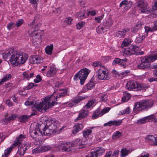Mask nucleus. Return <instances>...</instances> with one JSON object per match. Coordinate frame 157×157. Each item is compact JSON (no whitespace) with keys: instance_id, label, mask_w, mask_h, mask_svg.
<instances>
[{"instance_id":"nucleus-25","label":"nucleus","mask_w":157,"mask_h":157,"mask_svg":"<svg viewBox=\"0 0 157 157\" xmlns=\"http://www.w3.org/2000/svg\"><path fill=\"white\" fill-rule=\"evenodd\" d=\"M113 22V21L112 19L108 18L104 21L103 25L108 29L112 26Z\"/></svg>"},{"instance_id":"nucleus-30","label":"nucleus","mask_w":157,"mask_h":157,"mask_svg":"<svg viewBox=\"0 0 157 157\" xmlns=\"http://www.w3.org/2000/svg\"><path fill=\"white\" fill-rule=\"evenodd\" d=\"M131 97V95L130 94L125 92L123 94V96L121 98V101L123 102H126L130 99Z\"/></svg>"},{"instance_id":"nucleus-64","label":"nucleus","mask_w":157,"mask_h":157,"mask_svg":"<svg viewBox=\"0 0 157 157\" xmlns=\"http://www.w3.org/2000/svg\"><path fill=\"white\" fill-rule=\"evenodd\" d=\"M128 2V1L127 0H124L122 1L121 3L120 4L119 6L120 7H122L124 6H126Z\"/></svg>"},{"instance_id":"nucleus-24","label":"nucleus","mask_w":157,"mask_h":157,"mask_svg":"<svg viewBox=\"0 0 157 157\" xmlns=\"http://www.w3.org/2000/svg\"><path fill=\"white\" fill-rule=\"evenodd\" d=\"M84 127L83 124L82 123H77L74 127V129L72 130V133L75 134L82 129Z\"/></svg>"},{"instance_id":"nucleus-47","label":"nucleus","mask_w":157,"mask_h":157,"mask_svg":"<svg viewBox=\"0 0 157 157\" xmlns=\"http://www.w3.org/2000/svg\"><path fill=\"white\" fill-rule=\"evenodd\" d=\"M40 103H41V102H40L39 103V104H40ZM41 103H42V102H41ZM25 105L26 106H30V105H34V107L37 110V108L35 107V105L36 104V105H37L38 104H39V103H36L35 102L34 104V101H29V100H27V101H26L25 102Z\"/></svg>"},{"instance_id":"nucleus-45","label":"nucleus","mask_w":157,"mask_h":157,"mask_svg":"<svg viewBox=\"0 0 157 157\" xmlns=\"http://www.w3.org/2000/svg\"><path fill=\"white\" fill-rule=\"evenodd\" d=\"M96 153L98 156L101 155L104 153L105 150L102 148H99L98 149L95 151H94Z\"/></svg>"},{"instance_id":"nucleus-19","label":"nucleus","mask_w":157,"mask_h":157,"mask_svg":"<svg viewBox=\"0 0 157 157\" xmlns=\"http://www.w3.org/2000/svg\"><path fill=\"white\" fill-rule=\"evenodd\" d=\"M94 80V78L93 77L90 81L85 86V87H86L87 89H86L85 90L83 89H82L81 92L82 93H84L86 92L88 90H90L92 89L95 86Z\"/></svg>"},{"instance_id":"nucleus-46","label":"nucleus","mask_w":157,"mask_h":157,"mask_svg":"<svg viewBox=\"0 0 157 157\" xmlns=\"http://www.w3.org/2000/svg\"><path fill=\"white\" fill-rule=\"evenodd\" d=\"M27 148H18L17 153L21 156L24 155Z\"/></svg>"},{"instance_id":"nucleus-23","label":"nucleus","mask_w":157,"mask_h":157,"mask_svg":"<svg viewBox=\"0 0 157 157\" xmlns=\"http://www.w3.org/2000/svg\"><path fill=\"white\" fill-rule=\"evenodd\" d=\"M56 68L52 66L50 67L49 69L47 71L46 76L48 77H53L56 73Z\"/></svg>"},{"instance_id":"nucleus-12","label":"nucleus","mask_w":157,"mask_h":157,"mask_svg":"<svg viewBox=\"0 0 157 157\" xmlns=\"http://www.w3.org/2000/svg\"><path fill=\"white\" fill-rule=\"evenodd\" d=\"M80 139H77L73 142H62L59 145V147H78L80 145Z\"/></svg>"},{"instance_id":"nucleus-44","label":"nucleus","mask_w":157,"mask_h":157,"mask_svg":"<svg viewBox=\"0 0 157 157\" xmlns=\"http://www.w3.org/2000/svg\"><path fill=\"white\" fill-rule=\"evenodd\" d=\"M12 76L11 74H6L5 75L2 79V81L5 82L8 81L11 78Z\"/></svg>"},{"instance_id":"nucleus-60","label":"nucleus","mask_w":157,"mask_h":157,"mask_svg":"<svg viewBox=\"0 0 157 157\" xmlns=\"http://www.w3.org/2000/svg\"><path fill=\"white\" fill-rule=\"evenodd\" d=\"M30 2L34 6H36L38 4V0H29Z\"/></svg>"},{"instance_id":"nucleus-2","label":"nucleus","mask_w":157,"mask_h":157,"mask_svg":"<svg viewBox=\"0 0 157 157\" xmlns=\"http://www.w3.org/2000/svg\"><path fill=\"white\" fill-rule=\"evenodd\" d=\"M50 124H48V122L47 123L46 125L45 124L44 126H42L43 128L42 129L43 131V134L45 136H50V135H54L56 133H58L59 131H60L63 129V128H61L60 129L59 124L58 121L54 118L50 119L49 120Z\"/></svg>"},{"instance_id":"nucleus-10","label":"nucleus","mask_w":157,"mask_h":157,"mask_svg":"<svg viewBox=\"0 0 157 157\" xmlns=\"http://www.w3.org/2000/svg\"><path fill=\"white\" fill-rule=\"evenodd\" d=\"M44 125V124H41L40 125V126L38 127V128H36L32 131L30 130V133L31 137L36 141H39L41 139L42 136H44L43 134V130H41L42 126Z\"/></svg>"},{"instance_id":"nucleus-52","label":"nucleus","mask_w":157,"mask_h":157,"mask_svg":"<svg viewBox=\"0 0 157 157\" xmlns=\"http://www.w3.org/2000/svg\"><path fill=\"white\" fill-rule=\"evenodd\" d=\"M85 23L84 21H80L76 25V28L78 29H80L82 28L85 25Z\"/></svg>"},{"instance_id":"nucleus-57","label":"nucleus","mask_w":157,"mask_h":157,"mask_svg":"<svg viewBox=\"0 0 157 157\" xmlns=\"http://www.w3.org/2000/svg\"><path fill=\"white\" fill-rule=\"evenodd\" d=\"M59 148L58 150L63 152H68L72 150L71 148Z\"/></svg>"},{"instance_id":"nucleus-13","label":"nucleus","mask_w":157,"mask_h":157,"mask_svg":"<svg viewBox=\"0 0 157 157\" xmlns=\"http://www.w3.org/2000/svg\"><path fill=\"white\" fill-rule=\"evenodd\" d=\"M137 6L140 8L139 10L142 13H148L150 12L147 10V3L146 1H140L137 3Z\"/></svg>"},{"instance_id":"nucleus-35","label":"nucleus","mask_w":157,"mask_h":157,"mask_svg":"<svg viewBox=\"0 0 157 157\" xmlns=\"http://www.w3.org/2000/svg\"><path fill=\"white\" fill-rule=\"evenodd\" d=\"M123 53L124 56L126 57H129L133 55V53L131 51L129 48L124 49Z\"/></svg>"},{"instance_id":"nucleus-22","label":"nucleus","mask_w":157,"mask_h":157,"mask_svg":"<svg viewBox=\"0 0 157 157\" xmlns=\"http://www.w3.org/2000/svg\"><path fill=\"white\" fill-rule=\"evenodd\" d=\"M75 17L77 18L80 20H82L86 18L87 16L85 10H80L78 12H77L75 14Z\"/></svg>"},{"instance_id":"nucleus-63","label":"nucleus","mask_w":157,"mask_h":157,"mask_svg":"<svg viewBox=\"0 0 157 157\" xmlns=\"http://www.w3.org/2000/svg\"><path fill=\"white\" fill-rule=\"evenodd\" d=\"M129 107H128L126 108L124 110H123L121 112V113L122 114H129L130 113L129 111Z\"/></svg>"},{"instance_id":"nucleus-37","label":"nucleus","mask_w":157,"mask_h":157,"mask_svg":"<svg viewBox=\"0 0 157 157\" xmlns=\"http://www.w3.org/2000/svg\"><path fill=\"white\" fill-rule=\"evenodd\" d=\"M121 136L122 133L117 131L113 133L112 136L113 139L116 140L119 138Z\"/></svg>"},{"instance_id":"nucleus-61","label":"nucleus","mask_w":157,"mask_h":157,"mask_svg":"<svg viewBox=\"0 0 157 157\" xmlns=\"http://www.w3.org/2000/svg\"><path fill=\"white\" fill-rule=\"evenodd\" d=\"M98 156L96 153L94 151H91L90 154L88 155L86 157H98Z\"/></svg>"},{"instance_id":"nucleus-11","label":"nucleus","mask_w":157,"mask_h":157,"mask_svg":"<svg viewBox=\"0 0 157 157\" xmlns=\"http://www.w3.org/2000/svg\"><path fill=\"white\" fill-rule=\"evenodd\" d=\"M40 26V24H37L35 26V29H33V30L32 31L30 35L33 38L38 39L41 38L44 32L43 30H39Z\"/></svg>"},{"instance_id":"nucleus-56","label":"nucleus","mask_w":157,"mask_h":157,"mask_svg":"<svg viewBox=\"0 0 157 157\" xmlns=\"http://www.w3.org/2000/svg\"><path fill=\"white\" fill-rule=\"evenodd\" d=\"M24 22V20L23 19H19L16 22L15 24V26L17 27H19Z\"/></svg>"},{"instance_id":"nucleus-8","label":"nucleus","mask_w":157,"mask_h":157,"mask_svg":"<svg viewBox=\"0 0 157 157\" xmlns=\"http://www.w3.org/2000/svg\"><path fill=\"white\" fill-rule=\"evenodd\" d=\"M147 86L140 84L138 82L129 81L127 83L126 86V89L129 90H132L134 91H138L147 88Z\"/></svg>"},{"instance_id":"nucleus-17","label":"nucleus","mask_w":157,"mask_h":157,"mask_svg":"<svg viewBox=\"0 0 157 157\" xmlns=\"http://www.w3.org/2000/svg\"><path fill=\"white\" fill-rule=\"evenodd\" d=\"M146 141L151 146H157V137L148 135L145 138Z\"/></svg>"},{"instance_id":"nucleus-3","label":"nucleus","mask_w":157,"mask_h":157,"mask_svg":"<svg viewBox=\"0 0 157 157\" xmlns=\"http://www.w3.org/2000/svg\"><path fill=\"white\" fill-rule=\"evenodd\" d=\"M62 98L60 94L59 93L57 94L56 97L54 98L52 102H51L52 97H48L44 98V100L42 101V103L35 105V107L39 111L42 113L45 112L47 109L52 107L55 105L57 104V102L55 101L58 100L59 98Z\"/></svg>"},{"instance_id":"nucleus-4","label":"nucleus","mask_w":157,"mask_h":157,"mask_svg":"<svg viewBox=\"0 0 157 157\" xmlns=\"http://www.w3.org/2000/svg\"><path fill=\"white\" fill-rule=\"evenodd\" d=\"M154 102L152 100L147 99L135 102L134 105L133 111L137 112L148 110L153 107Z\"/></svg>"},{"instance_id":"nucleus-33","label":"nucleus","mask_w":157,"mask_h":157,"mask_svg":"<svg viewBox=\"0 0 157 157\" xmlns=\"http://www.w3.org/2000/svg\"><path fill=\"white\" fill-rule=\"evenodd\" d=\"M119 151L118 150H116L113 151L112 155V152L111 151L108 152L105 155L104 157H111V156L115 157H117V155L119 153Z\"/></svg>"},{"instance_id":"nucleus-39","label":"nucleus","mask_w":157,"mask_h":157,"mask_svg":"<svg viewBox=\"0 0 157 157\" xmlns=\"http://www.w3.org/2000/svg\"><path fill=\"white\" fill-rule=\"evenodd\" d=\"M95 103V99H92L89 101L85 105V108L86 109L90 108L91 106L94 105Z\"/></svg>"},{"instance_id":"nucleus-54","label":"nucleus","mask_w":157,"mask_h":157,"mask_svg":"<svg viewBox=\"0 0 157 157\" xmlns=\"http://www.w3.org/2000/svg\"><path fill=\"white\" fill-rule=\"evenodd\" d=\"M145 32L146 34L144 35L146 37L148 35L149 32H152L151 30V28L150 27L148 26H145L144 27Z\"/></svg>"},{"instance_id":"nucleus-6","label":"nucleus","mask_w":157,"mask_h":157,"mask_svg":"<svg viewBox=\"0 0 157 157\" xmlns=\"http://www.w3.org/2000/svg\"><path fill=\"white\" fill-rule=\"evenodd\" d=\"M90 71L86 68H83L78 72L74 76L75 81L80 80L81 85L84 84Z\"/></svg>"},{"instance_id":"nucleus-49","label":"nucleus","mask_w":157,"mask_h":157,"mask_svg":"<svg viewBox=\"0 0 157 157\" xmlns=\"http://www.w3.org/2000/svg\"><path fill=\"white\" fill-rule=\"evenodd\" d=\"M132 1H128L126 6L124 8V9L126 10H128L132 7Z\"/></svg>"},{"instance_id":"nucleus-62","label":"nucleus","mask_w":157,"mask_h":157,"mask_svg":"<svg viewBox=\"0 0 157 157\" xmlns=\"http://www.w3.org/2000/svg\"><path fill=\"white\" fill-rule=\"evenodd\" d=\"M87 17L90 15L91 16H95L96 14V12L94 10H91L88 11L87 13H86Z\"/></svg>"},{"instance_id":"nucleus-18","label":"nucleus","mask_w":157,"mask_h":157,"mask_svg":"<svg viewBox=\"0 0 157 157\" xmlns=\"http://www.w3.org/2000/svg\"><path fill=\"white\" fill-rule=\"evenodd\" d=\"M129 29L126 28L124 29L122 31H118L114 33L115 36L119 38H124L126 35L129 33Z\"/></svg>"},{"instance_id":"nucleus-42","label":"nucleus","mask_w":157,"mask_h":157,"mask_svg":"<svg viewBox=\"0 0 157 157\" xmlns=\"http://www.w3.org/2000/svg\"><path fill=\"white\" fill-rule=\"evenodd\" d=\"M130 71L129 70H126L124 72H122L120 73L119 77L123 78L125 76H127L130 73Z\"/></svg>"},{"instance_id":"nucleus-14","label":"nucleus","mask_w":157,"mask_h":157,"mask_svg":"<svg viewBox=\"0 0 157 157\" xmlns=\"http://www.w3.org/2000/svg\"><path fill=\"white\" fill-rule=\"evenodd\" d=\"M128 61V59L126 58L124 59H121L118 58H116L113 61L112 64L113 65H115L118 64L123 68H125L126 67V62Z\"/></svg>"},{"instance_id":"nucleus-40","label":"nucleus","mask_w":157,"mask_h":157,"mask_svg":"<svg viewBox=\"0 0 157 157\" xmlns=\"http://www.w3.org/2000/svg\"><path fill=\"white\" fill-rule=\"evenodd\" d=\"M129 48L133 54H135L139 49V47L138 46L134 45H130Z\"/></svg>"},{"instance_id":"nucleus-41","label":"nucleus","mask_w":157,"mask_h":157,"mask_svg":"<svg viewBox=\"0 0 157 157\" xmlns=\"http://www.w3.org/2000/svg\"><path fill=\"white\" fill-rule=\"evenodd\" d=\"M13 148H8L5 150L4 154L2 157H8L11 151Z\"/></svg>"},{"instance_id":"nucleus-32","label":"nucleus","mask_w":157,"mask_h":157,"mask_svg":"<svg viewBox=\"0 0 157 157\" xmlns=\"http://www.w3.org/2000/svg\"><path fill=\"white\" fill-rule=\"evenodd\" d=\"M92 132V131L89 129H86L82 132L83 136L86 139L88 138Z\"/></svg>"},{"instance_id":"nucleus-55","label":"nucleus","mask_w":157,"mask_h":157,"mask_svg":"<svg viewBox=\"0 0 157 157\" xmlns=\"http://www.w3.org/2000/svg\"><path fill=\"white\" fill-rule=\"evenodd\" d=\"M60 90H62L63 91V92L60 93V94L61 95V96L63 98L67 95V90L66 89H60Z\"/></svg>"},{"instance_id":"nucleus-21","label":"nucleus","mask_w":157,"mask_h":157,"mask_svg":"<svg viewBox=\"0 0 157 157\" xmlns=\"http://www.w3.org/2000/svg\"><path fill=\"white\" fill-rule=\"evenodd\" d=\"M88 110L85 109L81 110L78 117L75 119V121L77 122L78 120H80L82 118H85L88 115Z\"/></svg>"},{"instance_id":"nucleus-59","label":"nucleus","mask_w":157,"mask_h":157,"mask_svg":"<svg viewBox=\"0 0 157 157\" xmlns=\"http://www.w3.org/2000/svg\"><path fill=\"white\" fill-rule=\"evenodd\" d=\"M104 15L103 14L102 15L96 17H95V20L96 21H97V22L98 23H100L101 21L103 18Z\"/></svg>"},{"instance_id":"nucleus-28","label":"nucleus","mask_w":157,"mask_h":157,"mask_svg":"<svg viewBox=\"0 0 157 157\" xmlns=\"http://www.w3.org/2000/svg\"><path fill=\"white\" fill-rule=\"evenodd\" d=\"M50 148H35L32 150L33 153H38L44 152L50 150Z\"/></svg>"},{"instance_id":"nucleus-36","label":"nucleus","mask_w":157,"mask_h":157,"mask_svg":"<svg viewBox=\"0 0 157 157\" xmlns=\"http://www.w3.org/2000/svg\"><path fill=\"white\" fill-rule=\"evenodd\" d=\"M17 116H18L17 115H15L14 114H12L10 116L8 117L7 118H5L4 119V121L5 123H8V122L14 120L17 117Z\"/></svg>"},{"instance_id":"nucleus-53","label":"nucleus","mask_w":157,"mask_h":157,"mask_svg":"<svg viewBox=\"0 0 157 157\" xmlns=\"http://www.w3.org/2000/svg\"><path fill=\"white\" fill-rule=\"evenodd\" d=\"M15 26V24L13 22L11 21L7 25V28L9 30H10L14 28Z\"/></svg>"},{"instance_id":"nucleus-31","label":"nucleus","mask_w":157,"mask_h":157,"mask_svg":"<svg viewBox=\"0 0 157 157\" xmlns=\"http://www.w3.org/2000/svg\"><path fill=\"white\" fill-rule=\"evenodd\" d=\"M53 49V45L51 44L50 46H47L45 48V50L46 53L48 55H51L52 53Z\"/></svg>"},{"instance_id":"nucleus-16","label":"nucleus","mask_w":157,"mask_h":157,"mask_svg":"<svg viewBox=\"0 0 157 157\" xmlns=\"http://www.w3.org/2000/svg\"><path fill=\"white\" fill-rule=\"evenodd\" d=\"M43 59L39 55H33L29 58L30 62L31 63L39 64L43 62Z\"/></svg>"},{"instance_id":"nucleus-43","label":"nucleus","mask_w":157,"mask_h":157,"mask_svg":"<svg viewBox=\"0 0 157 157\" xmlns=\"http://www.w3.org/2000/svg\"><path fill=\"white\" fill-rule=\"evenodd\" d=\"M37 85L33 83H29V84L26 86L24 87V90H28L32 88L33 87L36 86Z\"/></svg>"},{"instance_id":"nucleus-29","label":"nucleus","mask_w":157,"mask_h":157,"mask_svg":"<svg viewBox=\"0 0 157 157\" xmlns=\"http://www.w3.org/2000/svg\"><path fill=\"white\" fill-rule=\"evenodd\" d=\"M132 39L130 38H125L122 42L121 47L122 48L130 45L132 42Z\"/></svg>"},{"instance_id":"nucleus-15","label":"nucleus","mask_w":157,"mask_h":157,"mask_svg":"<svg viewBox=\"0 0 157 157\" xmlns=\"http://www.w3.org/2000/svg\"><path fill=\"white\" fill-rule=\"evenodd\" d=\"M87 97L86 96H77L74 97L71 101V102L69 104V106L72 107L85 99Z\"/></svg>"},{"instance_id":"nucleus-51","label":"nucleus","mask_w":157,"mask_h":157,"mask_svg":"<svg viewBox=\"0 0 157 157\" xmlns=\"http://www.w3.org/2000/svg\"><path fill=\"white\" fill-rule=\"evenodd\" d=\"M29 117L30 116L25 115H22L20 117V121L23 122H25L28 121Z\"/></svg>"},{"instance_id":"nucleus-7","label":"nucleus","mask_w":157,"mask_h":157,"mask_svg":"<svg viewBox=\"0 0 157 157\" xmlns=\"http://www.w3.org/2000/svg\"><path fill=\"white\" fill-rule=\"evenodd\" d=\"M26 137V136L25 135H22L21 134L18 137L16 138L14 143L12 144L13 146L18 147H33V143L27 141L24 142L23 140Z\"/></svg>"},{"instance_id":"nucleus-26","label":"nucleus","mask_w":157,"mask_h":157,"mask_svg":"<svg viewBox=\"0 0 157 157\" xmlns=\"http://www.w3.org/2000/svg\"><path fill=\"white\" fill-rule=\"evenodd\" d=\"M23 78L25 80H29L30 78L33 77L34 75L33 72L30 73L29 71H25L22 74Z\"/></svg>"},{"instance_id":"nucleus-50","label":"nucleus","mask_w":157,"mask_h":157,"mask_svg":"<svg viewBox=\"0 0 157 157\" xmlns=\"http://www.w3.org/2000/svg\"><path fill=\"white\" fill-rule=\"evenodd\" d=\"M110 108L109 107H105L101 111H100V116H102L103 114L107 113L110 110Z\"/></svg>"},{"instance_id":"nucleus-34","label":"nucleus","mask_w":157,"mask_h":157,"mask_svg":"<svg viewBox=\"0 0 157 157\" xmlns=\"http://www.w3.org/2000/svg\"><path fill=\"white\" fill-rule=\"evenodd\" d=\"M101 109L99 107L93 113L92 116V118L93 119H95L98 117L100 115Z\"/></svg>"},{"instance_id":"nucleus-5","label":"nucleus","mask_w":157,"mask_h":157,"mask_svg":"<svg viewBox=\"0 0 157 157\" xmlns=\"http://www.w3.org/2000/svg\"><path fill=\"white\" fill-rule=\"evenodd\" d=\"M157 60V54L149 55L141 58V62L138 66L140 69H151L150 63Z\"/></svg>"},{"instance_id":"nucleus-1","label":"nucleus","mask_w":157,"mask_h":157,"mask_svg":"<svg viewBox=\"0 0 157 157\" xmlns=\"http://www.w3.org/2000/svg\"><path fill=\"white\" fill-rule=\"evenodd\" d=\"M10 55V61L13 65L15 66L24 64L28 58V56L25 53L19 51L14 52L13 49H10L2 54L3 58L5 59Z\"/></svg>"},{"instance_id":"nucleus-27","label":"nucleus","mask_w":157,"mask_h":157,"mask_svg":"<svg viewBox=\"0 0 157 157\" xmlns=\"http://www.w3.org/2000/svg\"><path fill=\"white\" fill-rule=\"evenodd\" d=\"M108 29L103 25H100L96 28V32L99 34H102L106 32Z\"/></svg>"},{"instance_id":"nucleus-48","label":"nucleus","mask_w":157,"mask_h":157,"mask_svg":"<svg viewBox=\"0 0 157 157\" xmlns=\"http://www.w3.org/2000/svg\"><path fill=\"white\" fill-rule=\"evenodd\" d=\"M130 152L128 150H127L126 149V148H125L124 149H123L121 151V156L123 157L126 155H127L129 153H130Z\"/></svg>"},{"instance_id":"nucleus-9","label":"nucleus","mask_w":157,"mask_h":157,"mask_svg":"<svg viewBox=\"0 0 157 157\" xmlns=\"http://www.w3.org/2000/svg\"><path fill=\"white\" fill-rule=\"evenodd\" d=\"M95 75V76L100 80H108L111 78L110 74L103 66L98 69Z\"/></svg>"},{"instance_id":"nucleus-38","label":"nucleus","mask_w":157,"mask_h":157,"mask_svg":"<svg viewBox=\"0 0 157 157\" xmlns=\"http://www.w3.org/2000/svg\"><path fill=\"white\" fill-rule=\"evenodd\" d=\"M145 37H146L144 35L141 36L139 35L135 39L134 42L136 44H139L141 42Z\"/></svg>"},{"instance_id":"nucleus-20","label":"nucleus","mask_w":157,"mask_h":157,"mask_svg":"<svg viewBox=\"0 0 157 157\" xmlns=\"http://www.w3.org/2000/svg\"><path fill=\"white\" fill-rule=\"evenodd\" d=\"M122 123V120H117L110 121L108 122L105 123L104 124V126H111L112 125H115V126H119Z\"/></svg>"},{"instance_id":"nucleus-58","label":"nucleus","mask_w":157,"mask_h":157,"mask_svg":"<svg viewBox=\"0 0 157 157\" xmlns=\"http://www.w3.org/2000/svg\"><path fill=\"white\" fill-rule=\"evenodd\" d=\"M147 122H148V121L146 117H145L143 118L140 119L138 121V123L140 124H144Z\"/></svg>"}]
</instances>
